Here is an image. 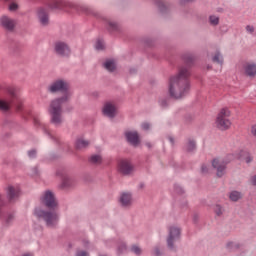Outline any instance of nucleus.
I'll return each mask as SVG.
<instances>
[{"label":"nucleus","instance_id":"nucleus-18","mask_svg":"<svg viewBox=\"0 0 256 256\" xmlns=\"http://www.w3.org/2000/svg\"><path fill=\"white\" fill-rule=\"evenodd\" d=\"M37 17L38 21L43 27H47L49 25V12H47V9L40 7L37 11Z\"/></svg>","mask_w":256,"mask_h":256},{"label":"nucleus","instance_id":"nucleus-41","mask_svg":"<svg viewBox=\"0 0 256 256\" xmlns=\"http://www.w3.org/2000/svg\"><path fill=\"white\" fill-rule=\"evenodd\" d=\"M13 219H15V215L13 213L7 214L6 223L9 225V223H11V221H13Z\"/></svg>","mask_w":256,"mask_h":256},{"label":"nucleus","instance_id":"nucleus-23","mask_svg":"<svg viewBox=\"0 0 256 256\" xmlns=\"http://www.w3.org/2000/svg\"><path fill=\"white\" fill-rule=\"evenodd\" d=\"M104 68H106L107 71L112 73V71L117 69V64L115 63V60L109 59L104 62Z\"/></svg>","mask_w":256,"mask_h":256},{"label":"nucleus","instance_id":"nucleus-11","mask_svg":"<svg viewBox=\"0 0 256 256\" xmlns=\"http://www.w3.org/2000/svg\"><path fill=\"white\" fill-rule=\"evenodd\" d=\"M117 169L122 175H131L135 171V166H133L131 160L121 159L118 161Z\"/></svg>","mask_w":256,"mask_h":256},{"label":"nucleus","instance_id":"nucleus-39","mask_svg":"<svg viewBox=\"0 0 256 256\" xmlns=\"http://www.w3.org/2000/svg\"><path fill=\"white\" fill-rule=\"evenodd\" d=\"M28 157L30 159H35V157H37V150L32 149V150L28 151Z\"/></svg>","mask_w":256,"mask_h":256},{"label":"nucleus","instance_id":"nucleus-17","mask_svg":"<svg viewBox=\"0 0 256 256\" xmlns=\"http://www.w3.org/2000/svg\"><path fill=\"white\" fill-rule=\"evenodd\" d=\"M0 25L6 31H13L15 29L16 22L15 19L4 15L0 18Z\"/></svg>","mask_w":256,"mask_h":256},{"label":"nucleus","instance_id":"nucleus-33","mask_svg":"<svg viewBox=\"0 0 256 256\" xmlns=\"http://www.w3.org/2000/svg\"><path fill=\"white\" fill-rule=\"evenodd\" d=\"M131 252L134 253V255H141V253H143V250L141 249V247H139V245H132Z\"/></svg>","mask_w":256,"mask_h":256},{"label":"nucleus","instance_id":"nucleus-44","mask_svg":"<svg viewBox=\"0 0 256 256\" xmlns=\"http://www.w3.org/2000/svg\"><path fill=\"white\" fill-rule=\"evenodd\" d=\"M249 183L256 187V175L250 177Z\"/></svg>","mask_w":256,"mask_h":256},{"label":"nucleus","instance_id":"nucleus-49","mask_svg":"<svg viewBox=\"0 0 256 256\" xmlns=\"http://www.w3.org/2000/svg\"><path fill=\"white\" fill-rule=\"evenodd\" d=\"M145 145L146 147H148V149H151L153 147V144H151V142H146Z\"/></svg>","mask_w":256,"mask_h":256},{"label":"nucleus","instance_id":"nucleus-28","mask_svg":"<svg viewBox=\"0 0 256 256\" xmlns=\"http://www.w3.org/2000/svg\"><path fill=\"white\" fill-rule=\"evenodd\" d=\"M219 21H220L219 16H217L215 14L210 15L208 18V23L212 27H217V25H219Z\"/></svg>","mask_w":256,"mask_h":256},{"label":"nucleus","instance_id":"nucleus-47","mask_svg":"<svg viewBox=\"0 0 256 256\" xmlns=\"http://www.w3.org/2000/svg\"><path fill=\"white\" fill-rule=\"evenodd\" d=\"M45 132L47 133V135H49V137H51L53 139V141H57V137L53 136V134H51V132L45 130Z\"/></svg>","mask_w":256,"mask_h":256},{"label":"nucleus","instance_id":"nucleus-40","mask_svg":"<svg viewBox=\"0 0 256 256\" xmlns=\"http://www.w3.org/2000/svg\"><path fill=\"white\" fill-rule=\"evenodd\" d=\"M244 160H245V163H247V164L252 163L253 162V155L247 153Z\"/></svg>","mask_w":256,"mask_h":256},{"label":"nucleus","instance_id":"nucleus-46","mask_svg":"<svg viewBox=\"0 0 256 256\" xmlns=\"http://www.w3.org/2000/svg\"><path fill=\"white\" fill-rule=\"evenodd\" d=\"M159 103H160L161 107H167V100L160 99Z\"/></svg>","mask_w":256,"mask_h":256},{"label":"nucleus","instance_id":"nucleus-9","mask_svg":"<svg viewBox=\"0 0 256 256\" xmlns=\"http://www.w3.org/2000/svg\"><path fill=\"white\" fill-rule=\"evenodd\" d=\"M54 51L56 55H60V57H69V55H71V48L69 47V44L61 40L54 43Z\"/></svg>","mask_w":256,"mask_h":256},{"label":"nucleus","instance_id":"nucleus-48","mask_svg":"<svg viewBox=\"0 0 256 256\" xmlns=\"http://www.w3.org/2000/svg\"><path fill=\"white\" fill-rule=\"evenodd\" d=\"M251 133L254 137H256V125L252 126Z\"/></svg>","mask_w":256,"mask_h":256},{"label":"nucleus","instance_id":"nucleus-34","mask_svg":"<svg viewBox=\"0 0 256 256\" xmlns=\"http://www.w3.org/2000/svg\"><path fill=\"white\" fill-rule=\"evenodd\" d=\"M152 254L155 256H161L163 255V252L161 251V246L157 245L153 248Z\"/></svg>","mask_w":256,"mask_h":256},{"label":"nucleus","instance_id":"nucleus-54","mask_svg":"<svg viewBox=\"0 0 256 256\" xmlns=\"http://www.w3.org/2000/svg\"><path fill=\"white\" fill-rule=\"evenodd\" d=\"M139 187H140V189H143L144 184H140Z\"/></svg>","mask_w":256,"mask_h":256},{"label":"nucleus","instance_id":"nucleus-12","mask_svg":"<svg viewBox=\"0 0 256 256\" xmlns=\"http://www.w3.org/2000/svg\"><path fill=\"white\" fill-rule=\"evenodd\" d=\"M212 167L216 170L217 177H223L227 171V161L223 158H215L212 160Z\"/></svg>","mask_w":256,"mask_h":256},{"label":"nucleus","instance_id":"nucleus-32","mask_svg":"<svg viewBox=\"0 0 256 256\" xmlns=\"http://www.w3.org/2000/svg\"><path fill=\"white\" fill-rule=\"evenodd\" d=\"M95 49L97 51H103V49H105V42H103L101 39H98L95 44Z\"/></svg>","mask_w":256,"mask_h":256},{"label":"nucleus","instance_id":"nucleus-38","mask_svg":"<svg viewBox=\"0 0 256 256\" xmlns=\"http://www.w3.org/2000/svg\"><path fill=\"white\" fill-rule=\"evenodd\" d=\"M215 213L218 217H221V215H223V207H221V205H216Z\"/></svg>","mask_w":256,"mask_h":256},{"label":"nucleus","instance_id":"nucleus-19","mask_svg":"<svg viewBox=\"0 0 256 256\" xmlns=\"http://www.w3.org/2000/svg\"><path fill=\"white\" fill-rule=\"evenodd\" d=\"M156 5L160 13H167L171 7V4H169V2H165L163 0H157Z\"/></svg>","mask_w":256,"mask_h":256},{"label":"nucleus","instance_id":"nucleus-36","mask_svg":"<svg viewBox=\"0 0 256 256\" xmlns=\"http://www.w3.org/2000/svg\"><path fill=\"white\" fill-rule=\"evenodd\" d=\"M174 191L178 195H182V193H184L183 187H181V185H179V184L174 185Z\"/></svg>","mask_w":256,"mask_h":256},{"label":"nucleus","instance_id":"nucleus-52","mask_svg":"<svg viewBox=\"0 0 256 256\" xmlns=\"http://www.w3.org/2000/svg\"><path fill=\"white\" fill-rule=\"evenodd\" d=\"M37 173H38V170H37V167H35V168L33 169L32 175H37Z\"/></svg>","mask_w":256,"mask_h":256},{"label":"nucleus","instance_id":"nucleus-26","mask_svg":"<svg viewBox=\"0 0 256 256\" xmlns=\"http://www.w3.org/2000/svg\"><path fill=\"white\" fill-rule=\"evenodd\" d=\"M240 247L241 243L237 241H228L226 243V248L228 249V251H237V249H240Z\"/></svg>","mask_w":256,"mask_h":256},{"label":"nucleus","instance_id":"nucleus-35","mask_svg":"<svg viewBox=\"0 0 256 256\" xmlns=\"http://www.w3.org/2000/svg\"><path fill=\"white\" fill-rule=\"evenodd\" d=\"M141 129H142V131H151V123H149V122H142L141 123Z\"/></svg>","mask_w":256,"mask_h":256},{"label":"nucleus","instance_id":"nucleus-1","mask_svg":"<svg viewBox=\"0 0 256 256\" xmlns=\"http://www.w3.org/2000/svg\"><path fill=\"white\" fill-rule=\"evenodd\" d=\"M182 60L186 63V66H182L178 69V72L171 75L168 80V93L172 99H183L189 95L191 91V69L189 65H192L195 61V55L190 52H186L182 55Z\"/></svg>","mask_w":256,"mask_h":256},{"label":"nucleus","instance_id":"nucleus-53","mask_svg":"<svg viewBox=\"0 0 256 256\" xmlns=\"http://www.w3.org/2000/svg\"><path fill=\"white\" fill-rule=\"evenodd\" d=\"M194 223H197V215H194Z\"/></svg>","mask_w":256,"mask_h":256},{"label":"nucleus","instance_id":"nucleus-30","mask_svg":"<svg viewBox=\"0 0 256 256\" xmlns=\"http://www.w3.org/2000/svg\"><path fill=\"white\" fill-rule=\"evenodd\" d=\"M117 249L118 253H125V251H127V243L123 240H119Z\"/></svg>","mask_w":256,"mask_h":256},{"label":"nucleus","instance_id":"nucleus-29","mask_svg":"<svg viewBox=\"0 0 256 256\" xmlns=\"http://www.w3.org/2000/svg\"><path fill=\"white\" fill-rule=\"evenodd\" d=\"M214 63H218V65H223V55L221 52H216L212 58Z\"/></svg>","mask_w":256,"mask_h":256},{"label":"nucleus","instance_id":"nucleus-2","mask_svg":"<svg viewBox=\"0 0 256 256\" xmlns=\"http://www.w3.org/2000/svg\"><path fill=\"white\" fill-rule=\"evenodd\" d=\"M47 91L48 93H64L63 96L52 100L48 108L51 123L61 125L63 123V103H67L71 99L69 82L66 79L58 78L48 85Z\"/></svg>","mask_w":256,"mask_h":256},{"label":"nucleus","instance_id":"nucleus-27","mask_svg":"<svg viewBox=\"0 0 256 256\" xmlns=\"http://www.w3.org/2000/svg\"><path fill=\"white\" fill-rule=\"evenodd\" d=\"M197 149V143L194 140H188L185 150L187 153H194V151Z\"/></svg>","mask_w":256,"mask_h":256},{"label":"nucleus","instance_id":"nucleus-16","mask_svg":"<svg viewBox=\"0 0 256 256\" xmlns=\"http://www.w3.org/2000/svg\"><path fill=\"white\" fill-rule=\"evenodd\" d=\"M73 187H75V178L67 174L62 176V182L60 183L59 188L63 189V191H69V189H73Z\"/></svg>","mask_w":256,"mask_h":256},{"label":"nucleus","instance_id":"nucleus-37","mask_svg":"<svg viewBox=\"0 0 256 256\" xmlns=\"http://www.w3.org/2000/svg\"><path fill=\"white\" fill-rule=\"evenodd\" d=\"M209 171H210L209 165L203 164V165L201 166V173H202L203 175H207V174L209 173Z\"/></svg>","mask_w":256,"mask_h":256},{"label":"nucleus","instance_id":"nucleus-42","mask_svg":"<svg viewBox=\"0 0 256 256\" xmlns=\"http://www.w3.org/2000/svg\"><path fill=\"white\" fill-rule=\"evenodd\" d=\"M76 256H89V252H87L85 250H78L76 252Z\"/></svg>","mask_w":256,"mask_h":256},{"label":"nucleus","instance_id":"nucleus-10","mask_svg":"<svg viewBox=\"0 0 256 256\" xmlns=\"http://www.w3.org/2000/svg\"><path fill=\"white\" fill-rule=\"evenodd\" d=\"M6 197L10 203H15L21 197V186L19 184L9 185L6 188Z\"/></svg>","mask_w":256,"mask_h":256},{"label":"nucleus","instance_id":"nucleus-25","mask_svg":"<svg viewBox=\"0 0 256 256\" xmlns=\"http://www.w3.org/2000/svg\"><path fill=\"white\" fill-rule=\"evenodd\" d=\"M107 23H108V30L111 31L112 33L120 31L121 26H119V23L113 20H108Z\"/></svg>","mask_w":256,"mask_h":256},{"label":"nucleus","instance_id":"nucleus-7","mask_svg":"<svg viewBox=\"0 0 256 256\" xmlns=\"http://www.w3.org/2000/svg\"><path fill=\"white\" fill-rule=\"evenodd\" d=\"M40 201L42 205L47 207V209H57V206L59 205L57 198L55 197V193H53L51 190L42 192Z\"/></svg>","mask_w":256,"mask_h":256},{"label":"nucleus","instance_id":"nucleus-51","mask_svg":"<svg viewBox=\"0 0 256 256\" xmlns=\"http://www.w3.org/2000/svg\"><path fill=\"white\" fill-rule=\"evenodd\" d=\"M168 139L172 145L175 143V139L173 137L170 136Z\"/></svg>","mask_w":256,"mask_h":256},{"label":"nucleus","instance_id":"nucleus-15","mask_svg":"<svg viewBox=\"0 0 256 256\" xmlns=\"http://www.w3.org/2000/svg\"><path fill=\"white\" fill-rule=\"evenodd\" d=\"M125 138L132 147H139L141 144V138H139V132L130 130L125 132Z\"/></svg>","mask_w":256,"mask_h":256},{"label":"nucleus","instance_id":"nucleus-20","mask_svg":"<svg viewBox=\"0 0 256 256\" xmlns=\"http://www.w3.org/2000/svg\"><path fill=\"white\" fill-rule=\"evenodd\" d=\"M245 73L250 78L255 77L256 76V64H247L245 66Z\"/></svg>","mask_w":256,"mask_h":256},{"label":"nucleus","instance_id":"nucleus-14","mask_svg":"<svg viewBox=\"0 0 256 256\" xmlns=\"http://www.w3.org/2000/svg\"><path fill=\"white\" fill-rule=\"evenodd\" d=\"M102 113L109 119H114L117 116V104L115 102H105L102 108Z\"/></svg>","mask_w":256,"mask_h":256},{"label":"nucleus","instance_id":"nucleus-55","mask_svg":"<svg viewBox=\"0 0 256 256\" xmlns=\"http://www.w3.org/2000/svg\"><path fill=\"white\" fill-rule=\"evenodd\" d=\"M5 1H10V0H5Z\"/></svg>","mask_w":256,"mask_h":256},{"label":"nucleus","instance_id":"nucleus-31","mask_svg":"<svg viewBox=\"0 0 256 256\" xmlns=\"http://www.w3.org/2000/svg\"><path fill=\"white\" fill-rule=\"evenodd\" d=\"M8 10L11 11V13H15V11L19 10V4L17 2H10L8 6Z\"/></svg>","mask_w":256,"mask_h":256},{"label":"nucleus","instance_id":"nucleus-22","mask_svg":"<svg viewBox=\"0 0 256 256\" xmlns=\"http://www.w3.org/2000/svg\"><path fill=\"white\" fill-rule=\"evenodd\" d=\"M89 163H91V165H101V163H103V157L99 154H93L89 157Z\"/></svg>","mask_w":256,"mask_h":256},{"label":"nucleus","instance_id":"nucleus-4","mask_svg":"<svg viewBox=\"0 0 256 256\" xmlns=\"http://www.w3.org/2000/svg\"><path fill=\"white\" fill-rule=\"evenodd\" d=\"M34 213L37 219H39V221H43L48 229H57L61 216L57 211H55V209L45 210L42 208H36Z\"/></svg>","mask_w":256,"mask_h":256},{"label":"nucleus","instance_id":"nucleus-6","mask_svg":"<svg viewBox=\"0 0 256 256\" xmlns=\"http://www.w3.org/2000/svg\"><path fill=\"white\" fill-rule=\"evenodd\" d=\"M231 116V112L227 108H223L220 110L216 117L215 125L217 129H220V131H227L229 127H231V120H229V117Z\"/></svg>","mask_w":256,"mask_h":256},{"label":"nucleus","instance_id":"nucleus-21","mask_svg":"<svg viewBox=\"0 0 256 256\" xmlns=\"http://www.w3.org/2000/svg\"><path fill=\"white\" fill-rule=\"evenodd\" d=\"M89 145H90L89 140H85L84 138H78L75 144L76 149H87Z\"/></svg>","mask_w":256,"mask_h":256},{"label":"nucleus","instance_id":"nucleus-43","mask_svg":"<svg viewBox=\"0 0 256 256\" xmlns=\"http://www.w3.org/2000/svg\"><path fill=\"white\" fill-rule=\"evenodd\" d=\"M246 31L252 35V33H255V27L251 26V25H247L246 26Z\"/></svg>","mask_w":256,"mask_h":256},{"label":"nucleus","instance_id":"nucleus-24","mask_svg":"<svg viewBox=\"0 0 256 256\" xmlns=\"http://www.w3.org/2000/svg\"><path fill=\"white\" fill-rule=\"evenodd\" d=\"M242 197H243V194L237 190H233L229 193V199L234 203H237V201H239V199H241Z\"/></svg>","mask_w":256,"mask_h":256},{"label":"nucleus","instance_id":"nucleus-8","mask_svg":"<svg viewBox=\"0 0 256 256\" xmlns=\"http://www.w3.org/2000/svg\"><path fill=\"white\" fill-rule=\"evenodd\" d=\"M181 239V228L178 226H170L167 237V247L169 249H175V243Z\"/></svg>","mask_w":256,"mask_h":256},{"label":"nucleus","instance_id":"nucleus-5","mask_svg":"<svg viewBox=\"0 0 256 256\" xmlns=\"http://www.w3.org/2000/svg\"><path fill=\"white\" fill-rule=\"evenodd\" d=\"M50 11H63L65 9H77V4L68 0H43Z\"/></svg>","mask_w":256,"mask_h":256},{"label":"nucleus","instance_id":"nucleus-13","mask_svg":"<svg viewBox=\"0 0 256 256\" xmlns=\"http://www.w3.org/2000/svg\"><path fill=\"white\" fill-rule=\"evenodd\" d=\"M119 204L123 209H131L133 207V193L122 192L119 196Z\"/></svg>","mask_w":256,"mask_h":256},{"label":"nucleus","instance_id":"nucleus-45","mask_svg":"<svg viewBox=\"0 0 256 256\" xmlns=\"http://www.w3.org/2000/svg\"><path fill=\"white\" fill-rule=\"evenodd\" d=\"M195 0H179V3L181 4V5H185V4H187V3H193Z\"/></svg>","mask_w":256,"mask_h":256},{"label":"nucleus","instance_id":"nucleus-50","mask_svg":"<svg viewBox=\"0 0 256 256\" xmlns=\"http://www.w3.org/2000/svg\"><path fill=\"white\" fill-rule=\"evenodd\" d=\"M34 123L35 125H41V121H39V119L37 118L34 119Z\"/></svg>","mask_w":256,"mask_h":256},{"label":"nucleus","instance_id":"nucleus-3","mask_svg":"<svg viewBox=\"0 0 256 256\" xmlns=\"http://www.w3.org/2000/svg\"><path fill=\"white\" fill-rule=\"evenodd\" d=\"M4 91L7 95V98L0 99V111H9L11 109V105L15 107L18 113H20V111H23V102L21 101V98H19V94L17 93V87L7 86Z\"/></svg>","mask_w":256,"mask_h":256}]
</instances>
